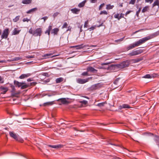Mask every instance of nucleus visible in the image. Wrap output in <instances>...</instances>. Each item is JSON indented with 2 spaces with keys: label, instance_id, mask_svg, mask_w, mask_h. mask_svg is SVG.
<instances>
[{
  "label": "nucleus",
  "instance_id": "61",
  "mask_svg": "<svg viewBox=\"0 0 159 159\" xmlns=\"http://www.w3.org/2000/svg\"><path fill=\"white\" fill-rule=\"evenodd\" d=\"M103 103H99L98 104V105L99 106H100V107H101V106H103Z\"/></svg>",
  "mask_w": 159,
  "mask_h": 159
},
{
  "label": "nucleus",
  "instance_id": "29",
  "mask_svg": "<svg viewBox=\"0 0 159 159\" xmlns=\"http://www.w3.org/2000/svg\"><path fill=\"white\" fill-rule=\"evenodd\" d=\"M120 16V14L119 13L116 14L114 15V18L117 19L118 20H120L121 19Z\"/></svg>",
  "mask_w": 159,
  "mask_h": 159
},
{
  "label": "nucleus",
  "instance_id": "28",
  "mask_svg": "<svg viewBox=\"0 0 159 159\" xmlns=\"http://www.w3.org/2000/svg\"><path fill=\"white\" fill-rule=\"evenodd\" d=\"M159 5V0H156L152 5V7H153Z\"/></svg>",
  "mask_w": 159,
  "mask_h": 159
},
{
  "label": "nucleus",
  "instance_id": "56",
  "mask_svg": "<svg viewBox=\"0 0 159 159\" xmlns=\"http://www.w3.org/2000/svg\"><path fill=\"white\" fill-rule=\"evenodd\" d=\"M119 80V79H116L114 81V83L116 84H117V82H118Z\"/></svg>",
  "mask_w": 159,
  "mask_h": 159
},
{
  "label": "nucleus",
  "instance_id": "48",
  "mask_svg": "<svg viewBox=\"0 0 159 159\" xmlns=\"http://www.w3.org/2000/svg\"><path fill=\"white\" fill-rule=\"evenodd\" d=\"M20 57H16L13 59L12 61H18V60H20Z\"/></svg>",
  "mask_w": 159,
  "mask_h": 159
},
{
  "label": "nucleus",
  "instance_id": "39",
  "mask_svg": "<svg viewBox=\"0 0 159 159\" xmlns=\"http://www.w3.org/2000/svg\"><path fill=\"white\" fill-rule=\"evenodd\" d=\"M89 23L88 20H87L85 21L84 23V28H87L88 27V24Z\"/></svg>",
  "mask_w": 159,
  "mask_h": 159
},
{
  "label": "nucleus",
  "instance_id": "5",
  "mask_svg": "<svg viewBox=\"0 0 159 159\" xmlns=\"http://www.w3.org/2000/svg\"><path fill=\"white\" fill-rule=\"evenodd\" d=\"M142 52V51L141 49L136 50H133L131 52L128 54L129 57H132L137 55Z\"/></svg>",
  "mask_w": 159,
  "mask_h": 159
},
{
  "label": "nucleus",
  "instance_id": "30",
  "mask_svg": "<svg viewBox=\"0 0 159 159\" xmlns=\"http://www.w3.org/2000/svg\"><path fill=\"white\" fill-rule=\"evenodd\" d=\"M20 18V16H18L15 17V18L13 19V21L14 22H16L18 21Z\"/></svg>",
  "mask_w": 159,
  "mask_h": 159
},
{
  "label": "nucleus",
  "instance_id": "33",
  "mask_svg": "<svg viewBox=\"0 0 159 159\" xmlns=\"http://www.w3.org/2000/svg\"><path fill=\"white\" fill-rule=\"evenodd\" d=\"M88 72L87 71L84 72L81 74V75L82 76H89L90 75L89 74Z\"/></svg>",
  "mask_w": 159,
  "mask_h": 159
},
{
  "label": "nucleus",
  "instance_id": "41",
  "mask_svg": "<svg viewBox=\"0 0 159 159\" xmlns=\"http://www.w3.org/2000/svg\"><path fill=\"white\" fill-rule=\"evenodd\" d=\"M29 32L31 34H33L34 35V30L33 31L32 28H31L29 30Z\"/></svg>",
  "mask_w": 159,
  "mask_h": 159
},
{
  "label": "nucleus",
  "instance_id": "55",
  "mask_svg": "<svg viewBox=\"0 0 159 159\" xmlns=\"http://www.w3.org/2000/svg\"><path fill=\"white\" fill-rule=\"evenodd\" d=\"M97 0H90V2L92 3H94L97 2Z\"/></svg>",
  "mask_w": 159,
  "mask_h": 159
},
{
  "label": "nucleus",
  "instance_id": "3",
  "mask_svg": "<svg viewBox=\"0 0 159 159\" xmlns=\"http://www.w3.org/2000/svg\"><path fill=\"white\" fill-rule=\"evenodd\" d=\"M131 61L130 60H127L124 61L120 64L118 65V67L120 68H123L127 67L130 64Z\"/></svg>",
  "mask_w": 159,
  "mask_h": 159
},
{
  "label": "nucleus",
  "instance_id": "23",
  "mask_svg": "<svg viewBox=\"0 0 159 159\" xmlns=\"http://www.w3.org/2000/svg\"><path fill=\"white\" fill-rule=\"evenodd\" d=\"M154 140L156 142L157 144L159 145V137L157 135H155L154 137Z\"/></svg>",
  "mask_w": 159,
  "mask_h": 159
},
{
  "label": "nucleus",
  "instance_id": "37",
  "mask_svg": "<svg viewBox=\"0 0 159 159\" xmlns=\"http://www.w3.org/2000/svg\"><path fill=\"white\" fill-rule=\"evenodd\" d=\"M59 14V13L58 12H56L55 13H54L53 15L52 16L54 18H55L57 16H58V15Z\"/></svg>",
  "mask_w": 159,
  "mask_h": 159
},
{
  "label": "nucleus",
  "instance_id": "49",
  "mask_svg": "<svg viewBox=\"0 0 159 159\" xmlns=\"http://www.w3.org/2000/svg\"><path fill=\"white\" fill-rule=\"evenodd\" d=\"M104 5H105V4L104 3L101 4L99 7V10H101L102 9V8L104 6Z\"/></svg>",
  "mask_w": 159,
  "mask_h": 159
},
{
  "label": "nucleus",
  "instance_id": "35",
  "mask_svg": "<svg viewBox=\"0 0 159 159\" xmlns=\"http://www.w3.org/2000/svg\"><path fill=\"white\" fill-rule=\"evenodd\" d=\"M122 105L123 108H130L129 105L127 104H123Z\"/></svg>",
  "mask_w": 159,
  "mask_h": 159
},
{
  "label": "nucleus",
  "instance_id": "7",
  "mask_svg": "<svg viewBox=\"0 0 159 159\" xmlns=\"http://www.w3.org/2000/svg\"><path fill=\"white\" fill-rule=\"evenodd\" d=\"M9 34V29L7 28L5 29L3 31V33L1 35L2 39H6Z\"/></svg>",
  "mask_w": 159,
  "mask_h": 159
},
{
  "label": "nucleus",
  "instance_id": "2",
  "mask_svg": "<svg viewBox=\"0 0 159 159\" xmlns=\"http://www.w3.org/2000/svg\"><path fill=\"white\" fill-rule=\"evenodd\" d=\"M147 40H139L134 43L131 44L128 46L126 48L127 51L135 47L144 43Z\"/></svg>",
  "mask_w": 159,
  "mask_h": 159
},
{
  "label": "nucleus",
  "instance_id": "54",
  "mask_svg": "<svg viewBox=\"0 0 159 159\" xmlns=\"http://www.w3.org/2000/svg\"><path fill=\"white\" fill-rule=\"evenodd\" d=\"M134 60L135 61V62H138L139 61H141V59H139V58H137V59H134Z\"/></svg>",
  "mask_w": 159,
  "mask_h": 159
},
{
  "label": "nucleus",
  "instance_id": "27",
  "mask_svg": "<svg viewBox=\"0 0 159 159\" xmlns=\"http://www.w3.org/2000/svg\"><path fill=\"white\" fill-rule=\"evenodd\" d=\"M86 0H84L81 2L80 3L78 4V7H83L84 6L85 3L86 2Z\"/></svg>",
  "mask_w": 159,
  "mask_h": 159
},
{
  "label": "nucleus",
  "instance_id": "4",
  "mask_svg": "<svg viewBox=\"0 0 159 159\" xmlns=\"http://www.w3.org/2000/svg\"><path fill=\"white\" fill-rule=\"evenodd\" d=\"M9 134L10 136L12 138H13L15 139L17 141H19L21 143H22L23 141V140L21 138L19 137V136H17L16 134L14 132H9Z\"/></svg>",
  "mask_w": 159,
  "mask_h": 159
},
{
  "label": "nucleus",
  "instance_id": "9",
  "mask_svg": "<svg viewBox=\"0 0 159 159\" xmlns=\"http://www.w3.org/2000/svg\"><path fill=\"white\" fill-rule=\"evenodd\" d=\"M101 85L100 83H98L92 85L90 87V89L92 90H96L101 88Z\"/></svg>",
  "mask_w": 159,
  "mask_h": 159
},
{
  "label": "nucleus",
  "instance_id": "18",
  "mask_svg": "<svg viewBox=\"0 0 159 159\" xmlns=\"http://www.w3.org/2000/svg\"><path fill=\"white\" fill-rule=\"evenodd\" d=\"M24 83L23 82H19L18 81L14 80V84L16 86H17L18 87H21L22 85L24 84Z\"/></svg>",
  "mask_w": 159,
  "mask_h": 159
},
{
  "label": "nucleus",
  "instance_id": "45",
  "mask_svg": "<svg viewBox=\"0 0 159 159\" xmlns=\"http://www.w3.org/2000/svg\"><path fill=\"white\" fill-rule=\"evenodd\" d=\"M23 21L24 22L26 21L27 22H28V21H30V19H28L27 18H24L23 19Z\"/></svg>",
  "mask_w": 159,
  "mask_h": 159
},
{
  "label": "nucleus",
  "instance_id": "58",
  "mask_svg": "<svg viewBox=\"0 0 159 159\" xmlns=\"http://www.w3.org/2000/svg\"><path fill=\"white\" fill-rule=\"evenodd\" d=\"M71 27L69 26L68 27V29L67 30H66L67 31H70L71 30Z\"/></svg>",
  "mask_w": 159,
  "mask_h": 159
},
{
  "label": "nucleus",
  "instance_id": "12",
  "mask_svg": "<svg viewBox=\"0 0 159 159\" xmlns=\"http://www.w3.org/2000/svg\"><path fill=\"white\" fill-rule=\"evenodd\" d=\"M53 54V53H51L49 54H44V55L42 56V57L43 59L47 58H49V57L50 56L52 58L54 57L58 56L59 55H56L52 56Z\"/></svg>",
  "mask_w": 159,
  "mask_h": 159
},
{
  "label": "nucleus",
  "instance_id": "44",
  "mask_svg": "<svg viewBox=\"0 0 159 159\" xmlns=\"http://www.w3.org/2000/svg\"><path fill=\"white\" fill-rule=\"evenodd\" d=\"M12 90L11 91V93L14 94L15 92V89L14 86H11Z\"/></svg>",
  "mask_w": 159,
  "mask_h": 159
},
{
  "label": "nucleus",
  "instance_id": "32",
  "mask_svg": "<svg viewBox=\"0 0 159 159\" xmlns=\"http://www.w3.org/2000/svg\"><path fill=\"white\" fill-rule=\"evenodd\" d=\"M29 85H27L26 84H24L22 85L21 86V89H26L29 87Z\"/></svg>",
  "mask_w": 159,
  "mask_h": 159
},
{
  "label": "nucleus",
  "instance_id": "14",
  "mask_svg": "<svg viewBox=\"0 0 159 159\" xmlns=\"http://www.w3.org/2000/svg\"><path fill=\"white\" fill-rule=\"evenodd\" d=\"M84 47V46L83 45V44H81L79 45L70 46L69 48H76V49H79L83 48Z\"/></svg>",
  "mask_w": 159,
  "mask_h": 159
},
{
  "label": "nucleus",
  "instance_id": "26",
  "mask_svg": "<svg viewBox=\"0 0 159 159\" xmlns=\"http://www.w3.org/2000/svg\"><path fill=\"white\" fill-rule=\"evenodd\" d=\"M63 80V78L62 77L58 78L56 80V83H61Z\"/></svg>",
  "mask_w": 159,
  "mask_h": 159
},
{
  "label": "nucleus",
  "instance_id": "22",
  "mask_svg": "<svg viewBox=\"0 0 159 159\" xmlns=\"http://www.w3.org/2000/svg\"><path fill=\"white\" fill-rule=\"evenodd\" d=\"M37 10V8L35 7L32 9H31L26 12L27 14H30L33 13Z\"/></svg>",
  "mask_w": 159,
  "mask_h": 159
},
{
  "label": "nucleus",
  "instance_id": "40",
  "mask_svg": "<svg viewBox=\"0 0 159 159\" xmlns=\"http://www.w3.org/2000/svg\"><path fill=\"white\" fill-rule=\"evenodd\" d=\"M107 11H102L100 13V15H102V14H104L105 15H107Z\"/></svg>",
  "mask_w": 159,
  "mask_h": 159
},
{
  "label": "nucleus",
  "instance_id": "46",
  "mask_svg": "<svg viewBox=\"0 0 159 159\" xmlns=\"http://www.w3.org/2000/svg\"><path fill=\"white\" fill-rule=\"evenodd\" d=\"M34 57V55L30 56L28 55L26 57V58L28 59L33 58Z\"/></svg>",
  "mask_w": 159,
  "mask_h": 159
},
{
  "label": "nucleus",
  "instance_id": "17",
  "mask_svg": "<svg viewBox=\"0 0 159 159\" xmlns=\"http://www.w3.org/2000/svg\"><path fill=\"white\" fill-rule=\"evenodd\" d=\"M32 75L31 73H27L26 74H22L19 77L20 79H23L30 76Z\"/></svg>",
  "mask_w": 159,
  "mask_h": 159
},
{
  "label": "nucleus",
  "instance_id": "63",
  "mask_svg": "<svg viewBox=\"0 0 159 159\" xmlns=\"http://www.w3.org/2000/svg\"><path fill=\"white\" fill-rule=\"evenodd\" d=\"M123 105H120V106H119V109H123Z\"/></svg>",
  "mask_w": 159,
  "mask_h": 159
},
{
  "label": "nucleus",
  "instance_id": "24",
  "mask_svg": "<svg viewBox=\"0 0 159 159\" xmlns=\"http://www.w3.org/2000/svg\"><path fill=\"white\" fill-rule=\"evenodd\" d=\"M53 102H48L44 103L43 104V105L44 107H46L48 105H53Z\"/></svg>",
  "mask_w": 159,
  "mask_h": 159
},
{
  "label": "nucleus",
  "instance_id": "64",
  "mask_svg": "<svg viewBox=\"0 0 159 159\" xmlns=\"http://www.w3.org/2000/svg\"><path fill=\"white\" fill-rule=\"evenodd\" d=\"M113 159H122L118 157H115Z\"/></svg>",
  "mask_w": 159,
  "mask_h": 159
},
{
  "label": "nucleus",
  "instance_id": "53",
  "mask_svg": "<svg viewBox=\"0 0 159 159\" xmlns=\"http://www.w3.org/2000/svg\"><path fill=\"white\" fill-rule=\"evenodd\" d=\"M37 84V83L35 82H33L30 83V85L35 86Z\"/></svg>",
  "mask_w": 159,
  "mask_h": 159
},
{
  "label": "nucleus",
  "instance_id": "62",
  "mask_svg": "<svg viewBox=\"0 0 159 159\" xmlns=\"http://www.w3.org/2000/svg\"><path fill=\"white\" fill-rule=\"evenodd\" d=\"M103 23H102L100 25L97 26V27H100L101 26H103Z\"/></svg>",
  "mask_w": 159,
  "mask_h": 159
},
{
  "label": "nucleus",
  "instance_id": "60",
  "mask_svg": "<svg viewBox=\"0 0 159 159\" xmlns=\"http://www.w3.org/2000/svg\"><path fill=\"white\" fill-rule=\"evenodd\" d=\"M33 80V78H29V79H27V81L28 82H30V81H32Z\"/></svg>",
  "mask_w": 159,
  "mask_h": 159
},
{
  "label": "nucleus",
  "instance_id": "34",
  "mask_svg": "<svg viewBox=\"0 0 159 159\" xmlns=\"http://www.w3.org/2000/svg\"><path fill=\"white\" fill-rule=\"evenodd\" d=\"M97 27V25H94L92 26L90 28L88 29V30H89V31H91L92 30H93L95 29L96 27Z\"/></svg>",
  "mask_w": 159,
  "mask_h": 159
},
{
  "label": "nucleus",
  "instance_id": "10",
  "mask_svg": "<svg viewBox=\"0 0 159 159\" xmlns=\"http://www.w3.org/2000/svg\"><path fill=\"white\" fill-rule=\"evenodd\" d=\"M157 35L158 34L157 33H154L143 39L142 40H149L156 37Z\"/></svg>",
  "mask_w": 159,
  "mask_h": 159
},
{
  "label": "nucleus",
  "instance_id": "25",
  "mask_svg": "<svg viewBox=\"0 0 159 159\" xmlns=\"http://www.w3.org/2000/svg\"><path fill=\"white\" fill-rule=\"evenodd\" d=\"M32 0H23L22 2L24 4H29L32 2Z\"/></svg>",
  "mask_w": 159,
  "mask_h": 159
},
{
  "label": "nucleus",
  "instance_id": "43",
  "mask_svg": "<svg viewBox=\"0 0 159 159\" xmlns=\"http://www.w3.org/2000/svg\"><path fill=\"white\" fill-rule=\"evenodd\" d=\"M136 0H131L129 2V4H134Z\"/></svg>",
  "mask_w": 159,
  "mask_h": 159
},
{
  "label": "nucleus",
  "instance_id": "57",
  "mask_svg": "<svg viewBox=\"0 0 159 159\" xmlns=\"http://www.w3.org/2000/svg\"><path fill=\"white\" fill-rule=\"evenodd\" d=\"M4 82V81L2 80V77L0 76V83H3Z\"/></svg>",
  "mask_w": 159,
  "mask_h": 159
},
{
  "label": "nucleus",
  "instance_id": "21",
  "mask_svg": "<svg viewBox=\"0 0 159 159\" xmlns=\"http://www.w3.org/2000/svg\"><path fill=\"white\" fill-rule=\"evenodd\" d=\"M149 9V6H146L144 7L143 9L142 10V13H144L148 11Z\"/></svg>",
  "mask_w": 159,
  "mask_h": 159
},
{
  "label": "nucleus",
  "instance_id": "6",
  "mask_svg": "<svg viewBox=\"0 0 159 159\" xmlns=\"http://www.w3.org/2000/svg\"><path fill=\"white\" fill-rule=\"evenodd\" d=\"M92 77H89L85 79H81L78 78L77 79V83L80 84H84L89 81V80L91 79Z\"/></svg>",
  "mask_w": 159,
  "mask_h": 159
},
{
  "label": "nucleus",
  "instance_id": "20",
  "mask_svg": "<svg viewBox=\"0 0 159 159\" xmlns=\"http://www.w3.org/2000/svg\"><path fill=\"white\" fill-rule=\"evenodd\" d=\"M57 101H60L63 104H66L68 103V101L66 100L65 98H60L57 100Z\"/></svg>",
  "mask_w": 159,
  "mask_h": 159
},
{
  "label": "nucleus",
  "instance_id": "19",
  "mask_svg": "<svg viewBox=\"0 0 159 159\" xmlns=\"http://www.w3.org/2000/svg\"><path fill=\"white\" fill-rule=\"evenodd\" d=\"M20 30H19L17 28H15L13 31L12 34L13 35L18 34L20 33Z\"/></svg>",
  "mask_w": 159,
  "mask_h": 159
},
{
  "label": "nucleus",
  "instance_id": "50",
  "mask_svg": "<svg viewBox=\"0 0 159 159\" xmlns=\"http://www.w3.org/2000/svg\"><path fill=\"white\" fill-rule=\"evenodd\" d=\"M48 17L46 16L42 17L41 18V19H43L44 20V22H45V21L48 19Z\"/></svg>",
  "mask_w": 159,
  "mask_h": 159
},
{
  "label": "nucleus",
  "instance_id": "52",
  "mask_svg": "<svg viewBox=\"0 0 159 159\" xmlns=\"http://www.w3.org/2000/svg\"><path fill=\"white\" fill-rule=\"evenodd\" d=\"M153 1V0H145V2L147 3L149 2L151 3Z\"/></svg>",
  "mask_w": 159,
  "mask_h": 159
},
{
  "label": "nucleus",
  "instance_id": "42",
  "mask_svg": "<svg viewBox=\"0 0 159 159\" xmlns=\"http://www.w3.org/2000/svg\"><path fill=\"white\" fill-rule=\"evenodd\" d=\"M141 10V8H139V9L137 11V12H136V15L137 17H139V14Z\"/></svg>",
  "mask_w": 159,
  "mask_h": 159
},
{
  "label": "nucleus",
  "instance_id": "8",
  "mask_svg": "<svg viewBox=\"0 0 159 159\" xmlns=\"http://www.w3.org/2000/svg\"><path fill=\"white\" fill-rule=\"evenodd\" d=\"M42 33V29L39 28L36 29L34 30V36H40Z\"/></svg>",
  "mask_w": 159,
  "mask_h": 159
},
{
  "label": "nucleus",
  "instance_id": "31",
  "mask_svg": "<svg viewBox=\"0 0 159 159\" xmlns=\"http://www.w3.org/2000/svg\"><path fill=\"white\" fill-rule=\"evenodd\" d=\"M114 7V6L113 5H111L110 4H108L107 5L106 8L107 9L110 10L112 9Z\"/></svg>",
  "mask_w": 159,
  "mask_h": 159
},
{
  "label": "nucleus",
  "instance_id": "13",
  "mask_svg": "<svg viewBox=\"0 0 159 159\" xmlns=\"http://www.w3.org/2000/svg\"><path fill=\"white\" fill-rule=\"evenodd\" d=\"M48 146L49 147L56 149L61 148H63L64 146L62 144H58L57 145H48Z\"/></svg>",
  "mask_w": 159,
  "mask_h": 159
},
{
  "label": "nucleus",
  "instance_id": "11",
  "mask_svg": "<svg viewBox=\"0 0 159 159\" xmlns=\"http://www.w3.org/2000/svg\"><path fill=\"white\" fill-rule=\"evenodd\" d=\"M87 71L88 72H90L93 73H96L97 72V70L90 66L87 68Z\"/></svg>",
  "mask_w": 159,
  "mask_h": 159
},
{
  "label": "nucleus",
  "instance_id": "15",
  "mask_svg": "<svg viewBox=\"0 0 159 159\" xmlns=\"http://www.w3.org/2000/svg\"><path fill=\"white\" fill-rule=\"evenodd\" d=\"M0 89L1 90V93L5 94L8 90V89L7 87H4L2 86L0 87Z\"/></svg>",
  "mask_w": 159,
  "mask_h": 159
},
{
  "label": "nucleus",
  "instance_id": "51",
  "mask_svg": "<svg viewBox=\"0 0 159 159\" xmlns=\"http://www.w3.org/2000/svg\"><path fill=\"white\" fill-rule=\"evenodd\" d=\"M132 12V11L129 10L127 11L125 14V16H127V15L130 13L131 12Z\"/></svg>",
  "mask_w": 159,
  "mask_h": 159
},
{
  "label": "nucleus",
  "instance_id": "38",
  "mask_svg": "<svg viewBox=\"0 0 159 159\" xmlns=\"http://www.w3.org/2000/svg\"><path fill=\"white\" fill-rule=\"evenodd\" d=\"M68 25L67 23L66 22H65L64 23L62 28V29H63L64 28H66L67 27Z\"/></svg>",
  "mask_w": 159,
  "mask_h": 159
},
{
  "label": "nucleus",
  "instance_id": "1",
  "mask_svg": "<svg viewBox=\"0 0 159 159\" xmlns=\"http://www.w3.org/2000/svg\"><path fill=\"white\" fill-rule=\"evenodd\" d=\"M52 25H49L47 30L45 31V34H47L49 36L51 31V34H53L54 35H57L58 32L59 31V29L56 28L52 30Z\"/></svg>",
  "mask_w": 159,
  "mask_h": 159
},
{
  "label": "nucleus",
  "instance_id": "36",
  "mask_svg": "<svg viewBox=\"0 0 159 159\" xmlns=\"http://www.w3.org/2000/svg\"><path fill=\"white\" fill-rule=\"evenodd\" d=\"M143 78H152L151 76L149 74H147L144 75L143 77Z\"/></svg>",
  "mask_w": 159,
  "mask_h": 159
},
{
  "label": "nucleus",
  "instance_id": "16",
  "mask_svg": "<svg viewBox=\"0 0 159 159\" xmlns=\"http://www.w3.org/2000/svg\"><path fill=\"white\" fill-rule=\"evenodd\" d=\"M70 11L72 13L75 14H78L80 11V9H79L74 8L70 9Z\"/></svg>",
  "mask_w": 159,
  "mask_h": 159
},
{
  "label": "nucleus",
  "instance_id": "59",
  "mask_svg": "<svg viewBox=\"0 0 159 159\" xmlns=\"http://www.w3.org/2000/svg\"><path fill=\"white\" fill-rule=\"evenodd\" d=\"M124 14L121 13L120 14V17H121V18H124Z\"/></svg>",
  "mask_w": 159,
  "mask_h": 159
},
{
  "label": "nucleus",
  "instance_id": "47",
  "mask_svg": "<svg viewBox=\"0 0 159 159\" xmlns=\"http://www.w3.org/2000/svg\"><path fill=\"white\" fill-rule=\"evenodd\" d=\"M80 103H82L84 105H86L87 104L88 102L86 100H83L82 101H80Z\"/></svg>",
  "mask_w": 159,
  "mask_h": 159
}]
</instances>
